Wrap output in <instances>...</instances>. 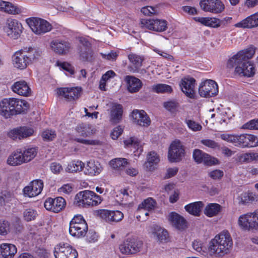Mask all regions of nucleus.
<instances>
[{
    "mask_svg": "<svg viewBox=\"0 0 258 258\" xmlns=\"http://www.w3.org/2000/svg\"><path fill=\"white\" fill-rule=\"evenodd\" d=\"M164 107L171 113L176 112L179 106V104L176 100H170L164 102Z\"/></svg>",
    "mask_w": 258,
    "mask_h": 258,
    "instance_id": "obj_47",
    "label": "nucleus"
},
{
    "mask_svg": "<svg viewBox=\"0 0 258 258\" xmlns=\"http://www.w3.org/2000/svg\"><path fill=\"white\" fill-rule=\"evenodd\" d=\"M124 81L126 83L127 90L131 93L137 92L142 87L141 81L135 77L126 76L125 77Z\"/></svg>",
    "mask_w": 258,
    "mask_h": 258,
    "instance_id": "obj_29",
    "label": "nucleus"
},
{
    "mask_svg": "<svg viewBox=\"0 0 258 258\" xmlns=\"http://www.w3.org/2000/svg\"><path fill=\"white\" fill-rule=\"evenodd\" d=\"M185 155V149L179 141H174L170 145L168 158L170 162H178Z\"/></svg>",
    "mask_w": 258,
    "mask_h": 258,
    "instance_id": "obj_9",
    "label": "nucleus"
},
{
    "mask_svg": "<svg viewBox=\"0 0 258 258\" xmlns=\"http://www.w3.org/2000/svg\"><path fill=\"white\" fill-rule=\"evenodd\" d=\"M82 229L81 227H72V228L69 227V233L74 237L82 238L86 235L88 231V229Z\"/></svg>",
    "mask_w": 258,
    "mask_h": 258,
    "instance_id": "obj_48",
    "label": "nucleus"
},
{
    "mask_svg": "<svg viewBox=\"0 0 258 258\" xmlns=\"http://www.w3.org/2000/svg\"><path fill=\"white\" fill-rule=\"evenodd\" d=\"M242 128L243 129L258 130V119L250 120L244 124Z\"/></svg>",
    "mask_w": 258,
    "mask_h": 258,
    "instance_id": "obj_60",
    "label": "nucleus"
},
{
    "mask_svg": "<svg viewBox=\"0 0 258 258\" xmlns=\"http://www.w3.org/2000/svg\"><path fill=\"white\" fill-rule=\"evenodd\" d=\"M255 53L253 47L239 51L230 58L227 63L229 69L235 68L234 73L240 77H251L255 74V66L249 59Z\"/></svg>",
    "mask_w": 258,
    "mask_h": 258,
    "instance_id": "obj_1",
    "label": "nucleus"
},
{
    "mask_svg": "<svg viewBox=\"0 0 258 258\" xmlns=\"http://www.w3.org/2000/svg\"><path fill=\"white\" fill-rule=\"evenodd\" d=\"M43 187V182L41 180H34L31 182L29 185L24 188V195L28 197H34L41 193Z\"/></svg>",
    "mask_w": 258,
    "mask_h": 258,
    "instance_id": "obj_14",
    "label": "nucleus"
},
{
    "mask_svg": "<svg viewBox=\"0 0 258 258\" xmlns=\"http://www.w3.org/2000/svg\"><path fill=\"white\" fill-rule=\"evenodd\" d=\"M37 215V211L30 208L26 209L23 213L24 219L27 221L35 220Z\"/></svg>",
    "mask_w": 258,
    "mask_h": 258,
    "instance_id": "obj_52",
    "label": "nucleus"
},
{
    "mask_svg": "<svg viewBox=\"0 0 258 258\" xmlns=\"http://www.w3.org/2000/svg\"><path fill=\"white\" fill-rule=\"evenodd\" d=\"M200 95L203 97H212L218 93V86L216 82L212 80L202 82L199 88Z\"/></svg>",
    "mask_w": 258,
    "mask_h": 258,
    "instance_id": "obj_11",
    "label": "nucleus"
},
{
    "mask_svg": "<svg viewBox=\"0 0 258 258\" xmlns=\"http://www.w3.org/2000/svg\"><path fill=\"white\" fill-rule=\"evenodd\" d=\"M99 217L106 222L112 224L113 220V211L106 209H100L97 212Z\"/></svg>",
    "mask_w": 258,
    "mask_h": 258,
    "instance_id": "obj_43",
    "label": "nucleus"
},
{
    "mask_svg": "<svg viewBox=\"0 0 258 258\" xmlns=\"http://www.w3.org/2000/svg\"><path fill=\"white\" fill-rule=\"evenodd\" d=\"M17 252V248L14 244L2 243L0 245V258H13Z\"/></svg>",
    "mask_w": 258,
    "mask_h": 258,
    "instance_id": "obj_27",
    "label": "nucleus"
},
{
    "mask_svg": "<svg viewBox=\"0 0 258 258\" xmlns=\"http://www.w3.org/2000/svg\"><path fill=\"white\" fill-rule=\"evenodd\" d=\"M127 164V160L126 158H122L112 159L109 162L110 166L116 170H121L123 169Z\"/></svg>",
    "mask_w": 258,
    "mask_h": 258,
    "instance_id": "obj_40",
    "label": "nucleus"
},
{
    "mask_svg": "<svg viewBox=\"0 0 258 258\" xmlns=\"http://www.w3.org/2000/svg\"><path fill=\"white\" fill-rule=\"evenodd\" d=\"M238 224L246 230L258 229V210L253 213L241 215L238 219Z\"/></svg>",
    "mask_w": 258,
    "mask_h": 258,
    "instance_id": "obj_8",
    "label": "nucleus"
},
{
    "mask_svg": "<svg viewBox=\"0 0 258 258\" xmlns=\"http://www.w3.org/2000/svg\"><path fill=\"white\" fill-rule=\"evenodd\" d=\"M0 11L13 15L21 13V9L18 6L3 0H0Z\"/></svg>",
    "mask_w": 258,
    "mask_h": 258,
    "instance_id": "obj_32",
    "label": "nucleus"
},
{
    "mask_svg": "<svg viewBox=\"0 0 258 258\" xmlns=\"http://www.w3.org/2000/svg\"><path fill=\"white\" fill-rule=\"evenodd\" d=\"M224 175L223 171L219 169L213 170L209 173V176L214 180L220 179Z\"/></svg>",
    "mask_w": 258,
    "mask_h": 258,
    "instance_id": "obj_63",
    "label": "nucleus"
},
{
    "mask_svg": "<svg viewBox=\"0 0 258 258\" xmlns=\"http://www.w3.org/2000/svg\"><path fill=\"white\" fill-rule=\"evenodd\" d=\"M256 199L255 195L252 192H245L241 195L240 203L246 204L255 201Z\"/></svg>",
    "mask_w": 258,
    "mask_h": 258,
    "instance_id": "obj_54",
    "label": "nucleus"
},
{
    "mask_svg": "<svg viewBox=\"0 0 258 258\" xmlns=\"http://www.w3.org/2000/svg\"><path fill=\"white\" fill-rule=\"evenodd\" d=\"M195 20L200 22L203 25L213 28H216L220 26V21L219 19L214 18L208 17H196Z\"/></svg>",
    "mask_w": 258,
    "mask_h": 258,
    "instance_id": "obj_39",
    "label": "nucleus"
},
{
    "mask_svg": "<svg viewBox=\"0 0 258 258\" xmlns=\"http://www.w3.org/2000/svg\"><path fill=\"white\" fill-rule=\"evenodd\" d=\"M41 136L44 141H52L56 137V134L55 131L52 130H46L42 133Z\"/></svg>",
    "mask_w": 258,
    "mask_h": 258,
    "instance_id": "obj_53",
    "label": "nucleus"
},
{
    "mask_svg": "<svg viewBox=\"0 0 258 258\" xmlns=\"http://www.w3.org/2000/svg\"><path fill=\"white\" fill-rule=\"evenodd\" d=\"M37 150L35 148H29L22 153L25 162H28L33 159L37 154Z\"/></svg>",
    "mask_w": 258,
    "mask_h": 258,
    "instance_id": "obj_50",
    "label": "nucleus"
},
{
    "mask_svg": "<svg viewBox=\"0 0 258 258\" xmlns=\"http://www.w3.org/2000/svg\"><path fill=\"white\" fill-rule=\"evenodd\" d=\"M143 247V242L135 237L125 239L119 245V250L123 254H134L141 251Z\"/></svg>",
    "mask_w": 258,
    "mask_h": 258,
    "instance_id": "obj_4",
    "label": "nucleus"
},
{
    "mask_svg": "<svg viewBox=\"0 0 258 258\" xmlns=\"http://www.w3.org/2000/svg\"><path fill=\"white\" fill-rule=\"evenodd\" d=\"M203 206V203L199 201L186 205L184 209L190 214L195 216H199L200 215L201 209Z\"/></svg>",
    "mask_w": 258,
    "mask_h": 258,
    "instance_id": "obj_37",
    "label": "nucleus"
},
{
    "mask_svg": "<svg viewBox=\"0 0 258 258\" xmlns=\"http://www.w3.org/2000/svg\"><path fill=\"white\" fill-rule=\"evenodd\" d=\"M92 195H94V192L91 190L80 191L76 195L74 203L78 207H87L90 203Z\"/></svg>",
    "mask_w": 258,
    "mask_h": 258,
    "instance_id": "obj_16",
    "label": "nucleus"
},
{
    "mask_svg": "<svg viewBox=\"0 0 258 258\" xmlns=\"http://www.w3.org/2000/svg\"><path fill=\"white\" fill-rule=\"evenodd\" d=\"M243 161L250 162L253 161L258 160V154L256 153H247L242 156Z\"/></svg>",
    "mask_w": 258,
    "mask_h": 258,
    "instance_id": "obj_58",
    "label": "nucleus"
},
{
    "mask_svg": "<svg viewBox=\"0 0 258 258\" xmlns=\"http://www.w3.org/2000/svg\"><path fill=\"white\" fill-rule=\"evenodd\" d=\"M10 106L7 98L4 99L0 102V114L6 118H10L12 116L14 115L16 112L11 109Z\"/></svg>",
    "mask_w": 258,
    "mask_h": 258,
    "instance_id": "obj_33",
    "label": "nucleus"
},
{
    "mask_svg": "<svg viewBox=\"0 0 258 258\" xmlns=\"http://www.w3.org/2000/svg\"><path fill=\"white\" fill-rule=\"evenodd\" d=\"M84 167V163L80 160H73L66 168V171L69 173L77 172L81 171Z\"/></svg>",
    "mask_w": 258,
    "mask_h": 258,
    "instance_id": "obj_41",
    "label": "nucleus"
},
{
    "mask_svg": "<svg viewBox=\"0 0 258 258\" xmlns=\"http://www.w3.org/2000/svg\"><path fill=\"white\" fill-rule=\"evenodd\" d=\"M233 245L232 238L228 231H223L211 240L209 244L211 252L222 256L230 252Z\"/></svg>",
    "mask_w": 258,
    "mask_h": 258,
    "instance_id": "obj_2",
    "label": "nucleus"
},
{
    "mask_svg": "<svg viewBox=\"0 0 258 258\" xmlns=\"http://www.w3.org/2000/svg\"><path fill=\"white\" fill-rule=\"evenodd\" d=\"M11 109L16 111L15 115L25 112L29 108L28 103L24 100L14 98H7Z\"/></svg>",
    "mask_w": 258,
    "mask_h": 258,
    "instance_id": "obj_19",
    "label": "nucleus"
},
{
    "mask_svg": "<svg viewBox=\"0 0 258 258\" xmlns=\"http://www.w3.org/2000/svg\"><path fill=\"white\" fill-rule=\"evenodd\" d=\"M123 107L117 103L112 104L110 111V121L111 123L116 124L122 119Z\"/></svg>",
    "mask_w": 258,
    "mask_h": 258,
    "instance_id": "obj_24",
    "label": "nucleus"
},
{
    "mask_svg": "<svg viewBox=\"0 0 258 258\" xmlns=\"http://www.w3.org/2000/svg\"><path fill=\"white\" fill-rule=\"evenodd\" d=\"M22 26L16 19H8L7 20L4 30L10 38L16 39L20 37L22 32Z\"/></svg>",
    "mask_w": 258,
    "mask_h": 258,
    "instance_id": "obj_12",
    "label": "nucleus"
},
{
    "mask_svg": "<svg viewBox=\"0 0 258 258\" xmlns=\"http://www.w3.org/2000/svg\"><path fill=\"white\" fill-rule=\"evenodd\" d=\"M25 162L21 152H14L8 158L7 163L11 166H17Z\"/></svg>",
    "mask_w": 258,
    "mask_h": 258,
    "instance_id": "obj_38",
    "label": "nucleus"
},
{
    "mask_svg": "<svg viewBox=\"0 0 258 258\" xmlns=\"http://www.w3.org/2000/svg\"><path fill=\"white\" fill-rule=\"evenodd\" d=\"M86 235L87 240L89 242H94L98 240V235L94 230H88Z\"/></svg>",
    "mask_w": 258,
    "mask_h": 258,
    "instance_id": "obj_61",
    "label": "nucleus"
},
{
    "mask_svg": "<svg viewBox=\"0 0 258 258\" xmlns=\"http://www.w3.org/2000/svg\"><path fill=\"white\" fill-rule=\"evenodd\" d=\"M156 204V201L151 198H149L145 200L139 206V209H144L148 211H151L154 209Z\"/></svg>",
    "mask_w": 258,
    "mask_h": 258,
    "instance_id": "obj_45",
    "label": "nucleus"
},
{
    "mask_svg": "<svg viewBox=\"0 0 258 258\" xmlns=\"http://www.w3.org/2000/svg\"><path fill=\"white\" fill-rule=\"evenodd\" d=\"M50 169L54 174H59L63 170L61 164L56 162L50 164Z\"/></svg>",
    "mask_w": 258,
    "mask_h": 258,
    "instance_id": "obj_64",
    "label": "nucleus"
},
{
    "mask_svg": "<svg viewBox=\"0 0 258 258\" xmlns=\"http://www.w3.org/2000/svg\"><path fill=\"white\" fill-rule=\"evenodd\" d=\"M154 229V232L161 242L165 241L167 239L168 233L166 230L158 225H155Z\"/></svg>",
    "mask_w": 258,
    "mask_h": 258,
    "instance_id": "obj_44",
    "label": "nucleus"
},
{
    "mask_svg": "<svg viewBox=\"0 0 258 258\" xmlns=\"http://www.w3.org/2000/svg\"><path fill=\"white\" fill-rule=\"evenodd\" d=\"M214 0H201L200 5L201 9L206 12H210Z\"/></svg>",
    "mask_w": 258,
    "mask_h": 258,
    "instance_id": "obj_56",
    "label": "nucleus"
},
{
    "mask_svg": "<svg viewBox=\"0 0 258 258\" xmlns=\"http://www.w3.org/2000/svg\"><path fill=\"white\" fill-rule=\"evenodd\" d=\"M222 206L217 203L208 204L205 207L204 214L209 217L218 215L222 210Z\"/></svg>",
    "mask_w": 258,
    "mask_h": 258,
    "instance_id": "obj_35",
    "label": "nucleus"
},
{
    "mask_svg": "<svg viewBox=\"0 0 258 258\" xmlns=\"http://www.w3.org/2000/svg\"><path fill=\"white\" fill-rule=\"evenodd\" d=\"M12 58L14 67L20 70L26 69L30 64L21 50L16 52Z\"/></svg>",
    "mask_w": 258,
    "mask_h": 258,
    "instance_id": "obj_28",
    "label": "nucleus"
},
{
    "mask_svg": "<svg viewBox=\"0 0 258 258\" xmlns=\"http://www.w3.org/2000/svg\"><path fill=\"white\" fill-rule=\"evenodd\" d=\"M53 253L55 258H77V250L67 243L61 242L56 245Z\"/></svg>",
    "mask_w": 258,
    "mask_h": 258,
    "instance_id": "obj_7",
    "label": "nucleus"
},
{
    "mask_svg": "<svg viewBox=\"0 0 258 258\" xmlns=\"http://www.w3.org/2000/svg\"><path fill=\"white\" fill-rule=\"evenodd\" d=\"M66 206V200L61 197H57L55 198H48L44 203V206L47 211L54 213L59 212L65 208Z\"/></svg>",
    "mask_w": 258,
    "mask_h": 258,
    "instance_id": "obj_13",
    "label": "nucleus"
},
{
    "mask_svg": "<svg viewBox=\"0 0 258 258\" xmlns=\"http://www.w3.org/2000/svg\"><path fill=\"white\" fill-rule=\"evenodd\" d=\"M192 158L197 164L203 163L207 166H213L220 164V161L217 158L198 149L193 151Z\"/></svg>",
    "mask_w": 258,
    "mask_h": 258,
    "instance_id": "obj_10",
    "label": "nucleus"
},
{
    "mask_svg": "<svg viewBox=\"0 0 258 258\" xmlns=\"http://www.w3.org/2000/svg\"><path fill=\"white\" fill-rule=\"evenodd\" d=\"M185 122L188 128L194 132L200 131L202 128L200 124L192 120L186 119Z\"/></svg>",
    "mask_w": 258,
    "mask_h": 258,
    "instance_id": "obj_57",
    "label": "nucleus"
},
{
    "mask_svg": "<svg viewBox=\"0 0 258 258\" xmlns=\"http://www.w3.org/2000/svg\"><path fill=\"white\" fill-rule=\"evenodd\" d=\"M27 23L31 30L36 34L40 35L50 31L51 25L44 19L32 17L27 19Z\"/></svg>",
    "mask_w": 258,
    "mask_h": 258,
    "instance_id": "obj_5",
    "label": "nucleus"
},
{
    "mask_svg": "<svg viewBox=\"0 0 258 258\" xmlns=\"http://www.w3.org/2000/svg\"><path fill=\"white\" fill-rule=\"evenodd\" d=\"M239 28H253L258 26V12L235 25Z\"/></svg>",
    "mask_w": 258,
    "mask_h": 258,
    "instance_id": "obj_30",
    "label": "nucleus"
},
{
    "mask_svg": "<svg viewBox=\"0 0 258 258\" xmlns=\"http://www.w3.org/2000/svg\"><path fill=\"white\" fill-rule=\"evenodd\" d=\"M132 117L134 121L140 126H148L150 124L151 120L144 110H134L132 112Z\"/></svg>",
    "mask_w": 258,
    "mask_h": 258,
    "instance_id": "obj_22",
    "label": "nucleus"
},
{
    "mask_svg": "<svg viewBox=\"0 0 258 258\" xmlns=\"http://www.w3.org/2000/svg\"><path fill=\"white\" fill-rule=\"evenodd\" d=\"M160 161L157 154L155 152H151L148 154L147 161L145 163L144 166L147 170L152 171L154 169V165Z\"/></svg>",
    "mask_w": 258,
    "mask_h": 258,
    "instance_id": "obj_36",
    "label": "nucleus"
},
{
    "mask_svg": "<svg viewBox=\"0 0 258 258\" xmlns=\"http://www.w3.org/2000/svg\"><path fill=\"white\" fill-rule=\"evenodd\" d=\"M222 117L221 119V120L219 121V122L221 124H222L223 123H225L226 124H228L230 120L233 117L234 115L232 113L230 112V109H228V112L225 111L223 112L221 114Z\"/></svg>",
    "mask_w": 258,
    "mask_h": 258,
    "instance_id": "obj_62",
    "label": "nucleus"
},
{
    "mask_svg": "<svg viewBox=\"0 0 258 258\" xmlns=\"http://www.w3.org/2000/svg\"><path fill=\"white\" fill-rule=\"evenodd\" d=\"M220 138L223 140L232 143L235 146L240 148H251L258 146V138L251 134H241L240 135L223 134Z\"/></svg>",
    "mask_w": 258,
    "mask_h": 258,
    "instance_id": "obj_3",
    "label": "nucleus"
},
{
    "mask_svg": "<svg viewBox=\"0 0 258 258\" xmlns=\"http://www.w3.org/2000/svg\"><path fill=\"white\" fill-rule=\"evenodd\" d=\"M140 26L143 28L157 32H164L168 28L167 22L165 20L159 19H142Z\"/></svg>",
    "mask_w": 258,
    "mask_h": 258,
    "instance_id": "obj_6",
    "label": "nucleus"
},
{
    "mask_svg": "<svg viewBox=\"0 0 258 258\" xmlns=\"http://www.w3.org/2000/svg\"><path fill=\"white\" fill-rule=\"evenodd\" d=\"M21 51L24 54L25 58L29 61L30 64L34 60L37 59L41 54V52L38 49L31 47H24L21 50Z\"/></svg>",
    "mask_w": 258,
    "mask_h": 258,
    "instance_id": "obj_31",
    "label": "nucleus"
},
{
    "mask_svg": "<svg viewBox=\"0 0 258 258\" xmlns=\"http://www.w3.org/2000/svg\"><path fill=\"white\" fill-rule=\"evenodd\" d=\"M168 220L172 226L178 230H184L187 227L185 218L176 212H172L169 214Z\"/></svg>",
    "mask_w": 258,
    "mask_h": 258,
    "instance_id": "obj_20",
    "label": "nucleus"
},
{
    "mask_svg": "<svg viewBox=\"0 0 258 258\" xmlns=\"http://www.w3.org/2000/svg\"><path fill=\"white\" fill-rule=\"evenodd\" d=\"M76 131L80 136L83 137H89L95 132V130L91 124L84 123L78 124Z\"/></svg>",
    "mask_w": 258,
    "mask_h": 258,
    "instance_id": "obj_34",
    "label": "nucleus"
},
{
    "mask_svg": "<svg viewBox=\"0 0 258 258\" xmlns=\"http://www.w3.org/2000/svg\"><path fill=\"white\" fill-rule=\"evenodd\" d=\"M51 47L56 53L66 54L69 52L71 45L68 41L57 39L51 41Z\"/></svg>",
    "mask_w": 258,
    "mask_h": 258,
    "instance_id": "obj_21",
    "label": "nucleus"
},
{
    "mask_svg": "<svg viewBox=\"0 0 258 258\" xmlns=\"http://www.w3.org/2000/svg\"><path fill=\"white\" fill-rule=\"evenodd\" d=\"M225 8L224 5L220 0H214L212 4L211 11L210 13L213 14H218L221 13Z\"/></svg>",
    "mask_w": 258,
    "mask_h": 258,
    "instance_id": "obj_51",
    "label": "nucleus"
},
{
    "mask_svg": "<svg viewBox=\"0 0 258 258\" xmlns=\"http://www.w3.org/2000/svg\"><path fill=\"white\" fill-rule=\"evenodd\" d=\"M81 91V88L78 87H65L58 89L57 93L59 96H63L68 101H73L78 98Z\"/></svg>",
    "mask_w": 258,
    "mask_h": 258,
    "instance_id": "obj_18",
    "label": "nucleus"
},
{
    "mask_svg": "<svg viewBox=\"0 0 258 258\" xmlns=\"http://www.w3.org/2000/svg\"><path fill=\"white\" fill-rule=\"evenodd\" d=\"M34 131L32 128L26 126H21L14 128L8 134L10 138L14 140H21L30 137L33 135Z\"/></svg>",
    "mask_w": 258,
    "mask_h": 258,
    "instance_id": "obj_15",
    "label": "nucleus"
},
{
    "mask_svg": "<svg viewBox=\"0 0 258 258\" xmlns=\"http://www.w3.org/2000/svg\"><path fill=\"white\" fill-rule=\"evenodd\" d=\"M201 143L203 145L210 148L212 149L216 150L218 149L219 150L220 148V145L216 142L215 141L210 140V139H204L202 140L201 141Z\"/></svg>",
    "mask_w": 258,
    "mask_h": 258,
    "instance_id": "obj_55",
    "label": "nucleus"
},
{
    "mask_svg": "<svg viewBox=\"0 0 258 258\" xmlns=\"http://www.w3.org/2000/svg\"><path fill=\"white\" fill-rule=\"evenodd\" d=\"M11 89L14 92L21 96H29L31 93V89L24 80L15 82L11 86Z\"/></svg>",
    "mask_w": 258,
    "mask_h": 258,
    "instance_id": "obj_23",
    "label": "nucleus"
},
{
    "mask_svg": "<svg viewBox=\"0 0 258 258\" xmlns=\"http://www.w3.org/2000/svg\"><path fill=\"white\" fill-rule=\"evenodd\" d=\"M10 229V223L7 220H0V234L5 235Z\"/></svg>",
    "mask_w": 258,
    "mask_h": 258,
    "instance_id": "obj_59",
    "label": "nucleus"
},
{
    "mask_svg": "<svg viewBox=\"0 0 258 258\" xmlns=\"http://www.w3.org/2000/svg\"><path fill=\"white\" fill-rule=\"evenodd\" d=\"M84 173L90 176H95L99 174L102 171L103 168L98 161L91 160L87 162L86 166H85Z\"/></svg>",
    "mask_w": 258,
    "mask_h": 258,
    "instance_id": "obj_26",
    "label": "nucleus"
},
{
    "mask_svg": "<svg viewBox=\"0 0 258 258\" xmlns=\"http://www.w3.org/2000/svg\"><path fill=\"white\" fill-rule=\"evenodd\" d=\"M124 143L126 146H133L137 150L143 151V148L141 144V142L136 138L133 137H131L129 139L124 141Z\"/></svg>",
    "mask_w": 258,
    "mask_h": 258,
    "instance_id": "obj_49",
    "label": "nucleus"
},
{
    "mask_svg": "<svg viewBox=\"0 0 258 258\" xmlns=\"http://www.w3.org/2000/svg\"><path fill=\"white\" fill-rule=\"evenodd\" d=\"M196 80L193 78H184L181 81L180 87L182 91L188 97H195V87Z\"/></svg>",
    "mask_w": 258,
    "mask_h": 258,
    "instance_id": "obj_17",
    "label": "nucleus"
},
{
    "mask_svg": "<svg viewBox=\"0 0 258 258\" xmlns=\"http://www.w3.org/2000/svg\"><path fill=\"white\" fill-rule=\"evenodd\" d=\"M152 90L157 93H171L172 91L171 87L168 85L158 84L152 86Z\"/></svg>",
    "mask_w": 258,
    "mask_h": 258,
    "instance_id": "obj_46",
    "label": "nucleus"
},
{
    "mask_svg": "<svg viewBox=\"0 0 258 258\" xmlns=\"http://www.w3.org/2000/svg\"><path fill=\"white\" fill-rule=\"evenodd\" d=\"M128 58L131 64L128 66V70L132 73H138L144 60L143 57L134 53L128 54Z\"/></svg>",
    "mask_w": 258,
    "mask_h": 258,
    "instance_id": "obj_25",
    "label": "nucleus"
},
{
    "mask_svg": "<svg viewBox=\"0 0 258 258\" xmlns=\"http://www.w3.org/2000/svg\"><path fill=\"white\" fill-rule=\"evenodd\" d=\"M78 51L80 59L83 61H90L92 59L93 52L92 48H78Z\"/></svg>",
    "mask_w": 258,
    "mask_h": 258,
    "instance_id": "obj_42",
    "label": "nucleus"
}]
</instances>
